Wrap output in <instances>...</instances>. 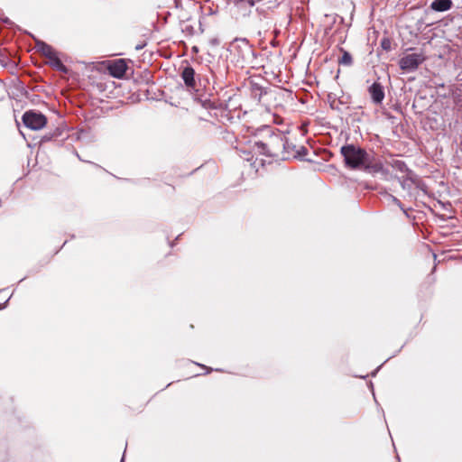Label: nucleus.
<instances>
[{"mask_svg":"<svg viewBox=\"0 0 462 462\" xmlns=\"http://www.w3.org/2000/svg\"><path fill=\"white\" fill-rule=\"evenodd\" d=\"M36 48L42 54H43L49 60L51 57H54V54L56 53V51L51 45L42 41H36Z\"/></svg>","mask_w":462,"mask_h":462,"instance_id":"9d476101","label":"nucleus"},{"mask_svg":"<svg viewBox=\"0 0 462 462\" xmlns=\"http://www.w3.org/2000/svg\"><path fill=\"white\" fill-rule=\"evenodd\" d=\"M195 71L193 68L187 66L183 69L181 72V79H183L185 85L188 88H195Z\"/></svg>","mask_w":462,"mask_h":462,"instance_id":"0eeeda50","label":"nucleus"},{"mask_svg":"<svg viewBox=\"0 0 462 462\" xmlns=\"http://www.w3.org/2000/svg\"><path fill=\"white\" fill-rule=\"evenodd\" d=\"M22 119L23 125L27 128L34 131L42 129L47 124L46 116L43 114L33 110L26 111Z\"/></svg>","mask_w":462,"mask_h":462,"instance_id":"7ed1b4c3","label":"nucleus"},{"mask_svg":"<svg viewBox=\"0 0 462 462\" xmlns=\"http://www.w3.org/2000/svg\"><path fill=\"white\" fill-rule=\"evenodd\" d=\"M51 64L57 68L58 69L61 71H66L65 66L62 64L61 60L59 59L57 53L54 54V57H51L50 59Z\"/></svg>","mask_w":462,"mask_h":462,"instance_id":"9b49d317","label":"nucleus"},{"mask_svg":"<svg viewBox=\"0 0 462 462\" xmlns=\"http://www.w3.org/2000/svg\"><path fill=\"white\" fill-rule=\"evenodd\" d=\"M341 154L344 157L346 165L350 169H357L365 166L370 167V160L368 153L362 148L353 144L341 147Z\"/></svg>","mask_w":462,"mask_h":462,"instance_id":"f257e3e1","label":"nucleus"},{"mask_svg":"<svg viewBox=\"0 0 462 462\" xmlns=\"http://www.w3.org/2000/svg\"><path fill=\"white\" fill-rule=\"evenodd\" d=\"M339 63L346 66H350L352 64V56L349 52L344 51L342 57L339 60Z\"/></svg>","mask_w":462,"mask_h":462,"instance_id":"f8f14e48","label":"nucleus"},{"mask_svg":"<svg viewBox=\"0 0 462 462\" xmlns=\"http://www.w3.org/2000/svg\"><path fill=\"white\" fill-rule=\"evenodd\" d=\"M389 197H390V199H391V200H392L393 202H394L398 207H400V208H401L403 212H405L404 208H402V203L400 202V200H399L397 198H395L394 196H392V195H390Z\"/></svg>","mask_w":462,"mask_h":462,"instance_id":"4468645a","label":"nucleus"},{"mask_svg":"<svg viewBox=\"0 0 462 462\" xmlns=\"http://www.w3.org/2000/svg\"><path fill=\"white\" fill-rule=\"evenodd\" d=\"M425 60L426 56L422 51L409 53L400 59L399 66L402 70L411 72L416 70Z\"/></svg>","mask_w":462,"mask_h":462,"instance_id":"f03ea898","label":"nucleus"},{"mask_svg":"<svg viewBox=\"0 0 462 462\" xmlns=\"http://www.w3.org/2000/svg\"><path fill=\"white\" fill-rule=\"evenodd\" d=\"M237 42H239L238 47L242 51L243 61H251V59L254 57V51L248 42L245 39Z\"/></svg>","mask_w":462,"mask_h":462,"instance_id":"6e6552de","label":"nucleus"},{"mask_svg":"<svg viewBox=\"0 0 462 462\" xmlns=\"http://www.w3.org/2000/svg\"><path fill=\"white\" fill-rule=\"evenodd\" d=\"M401 186L403 189L410 190L411 189V185L413 183V180L411 178L403 179L400 181Z\"/></svg>","mask_w":462,"mask_h":462,"instance_id":"ddd939ff","label":"nucleus"},{"mask_svg":"<svg viewBox=\"0 0 462 462\" xmlns=\"http://www.w3.org/2000/svg\"><path fill=\"white\" fill-rule=\"evenodd\" d=\"M382 47L385 50L390 48V42L388 40H383L382 42Z\"/></svg>","mask_w":462,"mask_h":462,"instance_id":"dca6fc26","label":"nucleus"},{"mask_svg":"<svg viewBox=\"0 0 462 462\" xmlns=\"http://www.w3.org/2000/svg\"><path fill=\"white\" fill-rule=\"evenodd\" d=\"M107 69L109 74L116 79H122L127 69L125 61L122 59L110 61Z\"/></svg>","mask_w":462,"mask_h":462,"instance_id":"39448f33","label":"nucleus"},{"mask_svg":"<svg viewBox=\"0 0 462 462\" xmlns=\"http://www.w3.org/2000/svg\"><path fill=\"white\" fill-rule=\"evenodd\" d=\"M255 145L258 147L262 153L266 152V145L263 143H256Z\"/></svg>","mask_w":462,"mask_h":462,"instance_id":"2eb2a0df","label":"nucleus"},{"mask_svg":"<svg viewBox=\"0 0 462 462\" xmlns=\"http://www.w3.org/2000/svg\"><path fill=\"white\" fill-rule=\"evenodd\" d=\"M451 7V0H434L430 5V8L436 12H446Z\"/></svg>","mask_w":462,"mask_h":462,"instance_id":"1a4fd4ad","label":"nucleus"},{"mask_svg":"<svg viewBox=\"0 0 462 462\" xmlns=\"http://www.w3.org/2000/svg\"><path fill=\"white\" fill-rule=\"evenodd\" d=\"M368 92H369V94L371 96L372 101L374 104H376V105L381 104L383 102V100L384 99V90H383V88L378 82L373 83L369 87Z\"/></svg>","mask_w":462,"mask_h":462,"instance_id":"423d86ee","label":"nucleus"},{"mask_svg":"<svg viewBox=\"0 0 462 462\" xmlns=\"http://www.w3.org/2000/svg\"><path fill=\"white\" fill-rule=\"evenodd\" d=\"M251 95L259 103L269 106V100L275 96V91H267L258 84H254L251 87Z\"/></svg>","mask_w":462,"mask_h":462,"instance_id":"20e7f679","label":"nucleus"}]
</instances>
